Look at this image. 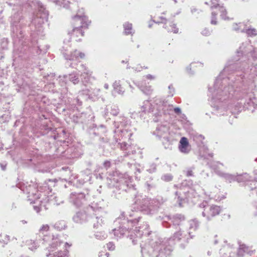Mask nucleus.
Here are the masks:
<instances>
[{
  "mask_svg": "<svg viewBox=\"0 0 257 257\" xmlns=\"http://www.w3.org/2000/svg\"><path fill=\"white\" fill-rule=\"evenodd\" d=\"M239 74L237 72L236 75L228 78H223L219 75L216 79L213 87L208 88V95L211 98V105L213 108L212 113L218 116L227 114L228 110L225 106L224 101L232 97L238 100H240L236 97V93L240 94V90L235 89V87L232 86L233 85L228 81V80L232 81L234 79L236 80L235 76H238V79H241Z\"/></svg>",
  "mask_w": 257,
  "mask_h": 257,
  "instance_id": "f257e3e1",
  "label": "nucleus"
},
{
  "mask_svg": "<svg viewBox=\"0 0 257 257\" xmlns=\"http://www.w3.org/2000/svg\"><path fill=\"white\" fill-rule=\"evenodd\" d=\"M246 63L244 62L242 64L243 65L242 68L239 70V63H231L229 62L228 66H225L223 71L219 74L223 78H228L232 75H236L237 72L239 73V77L238 76H235L236 78V80L234 79L233 81L228 80V81L231 83L233 87L241 91L249 90V86L253 85V78L255 76H257V64L251 66V68L247 69L245 71L244 66Z\"/></svg>",
  "mask_w": 257,
  "mask_h": 257,
  "instance_id": "f03ea898",
  "label": "nucleus"
},
{
  "mask_svg": "<svg viewBox=\"0 0 257 257\" xmlns=\"http://www.w3.org/2000/svg\"><path fill=\"white\" fill-rule=\"evenodd\" d=\"M12 31L13 37L18 40H14V49L13 57L16 60L26 59V42L21 40L23 37L22 28L26 25L23 16L21 6H15L13 9V14L10 18Z\"/></svg>",
  "mask_w": 257,
  "mask_h": 257,
  "instance_id": "7ed1b4c3",
  "label": "nucleus"
},
{
  "mask_svg": "<svg viewBox=\"0 0 257 257\" xmlns=\"http://www.w3.org/2000/svg\"><path fill=\"white\" fill-rule=\"evenodd\" d=\"M237 98L240 99V102H236L233 105L229 106L230 112L231 113H236L240 112L242 109H250L251 107L253 109L251 110L253 112L257 110V104H255L252 99L255 98L254 92L250 90L241 91L240 94L236 93Z\"/></svg>",
  "mask_w": 257,
  "mask_h": 257,
  "instance_id": "20e7f679",
  "label": "nucleus"
},
{
  "mask_svg": "<svg viewBox=\"0 0 257 257\" xmlns=\"http://www.w3.org/2000/svg\"><path fill=\"white\" fill-rule=\"evenodd\" d=\"M165 201L166 199L161 196L153 199L138 197L135 201V206L134 208L147 214H154Z\"/></svg>",
  "mask_w": 257,
  "mask_h": 257,
  "instance_id": "39448f33",
  "label": "nucleus"
},
{
  "mask_svg": "<svg viewBox=\"0 0 257 257\" xmlns=\"http://www.w3.org/2000/svg\"><path fill=\"white\" fill-rule=\"evenodd\" d=\"M72 25L73 29L71 33L72 38L75 41H78L80 39H76L79 36L82 37L84 35L83 28H87L90 22L87 20V18L84 15V10L82 9L79 10L77 14L72 17ZM70 34V33H69Z\"/></svg>",
  "mask_w": 257,
  "mask_h": 257,
  "instance_id": "423d86ee",
  "label": "nucleus"
},
{
  "mask_svg": "<svg viewBox=\"0 0 257 257\" xmlns=\"http://www.w3.org/2000/svg\"><path fill=\"white\" fill-rule=\"evenodd\" d=\"M48 12L43 6H40L38 12L34 15L30 25L32 32L37 35H42L43 33V24L47 21Z\"/></svg>",
  "mask_w": 257,
  "mask_h": 257,
  "instance_id": "0eeeda50",
  "label": "nucleus"
},
{
  "mask_svg": "<svg viewBox=\"0 0 257 257\" xmlns=\"http://www.w3.org/2000/svg\"><path fill=\"white\" fill-rule=\"evenodd\" d=\"M254 51L252 46L250 44L249 42H243L241 44V45L236 51V54L233 58V59L231 61H229L226 66H228L229 62L231 63H238L239 65H240V63H243L249 56H253V53Z\"/></svg>",
  "mask_w": 257,
  "mask_h": 257,
  "instance_id": "6e6552de",
  "label": "nucleus"
},
{
  "mask_svg": "<svg viewBox=\"0 0 257 257\" xmlns=\"http://www.w3.org/2000/svg\"><path fill=\"white\" fill-rule=\"evenodd\" d=\"M141 246V252L144 257L145 254H148L149 256H155L158 254L159 250L162 249L164 251V247H168L166 242L162 238H157L155 240H152L148 244L142 245Z\"/></svg>",
  "mask_w": 257,
  "mask_h": 257,
  "instance_id": "1a4fd4ad",
  "label": "nucleus"
},
{
  "mask_svg": "<svg viewBox=\"0 0 257 257\" xmlns=\"http://www.w3.org/2000/svg\"><path fill=\"white\" fill-rule=\"evenodd\" d=\"M102 206H99L97 203L92 204V205H89L86 207V210L83 211H78L75 213L73 217V220L77 223L82 224L89 222L91 219L92 214H94V212H99V209L101 210Z\"/></svg>",
  "mask_w": 257,
  "mask_h": 257,
  "instance_id": "9d476101",
  "label": "nucleus"
},
{
  "mask_svg": "<svg viewBox=\"0 0 257 257\" xmlns=\"http://www.w3.org/2000/svg\"><path fill=\"white\" fill-rule=\"evenodd\" d=\"M141 218V217L138 216L133 219H126L124 218V213H122L121 216L118 217L114 222L115 225H119L118 227H116L112 230L114 235L117 238L121 237L127 230V228H128V227L126 225V224L129 223L130 222L132 223H137Z\"/></svg>",
  "mask_w": 257,
  "mask_h": 257,
  "instance_id": "9b49d317",
  "label": "nucleus"
},
{
  "mask_svg": "<svg viewBox=\"0 0 257 257\" xmlns=\"http://www.w3.org/2000/svg\"><path fill=\"white\" fill-rule=\"evenodd\" d=\"M117 173L113 172L112 174H109V176L106 178V182L109 187H115L113 190V196L116 198L119 199L121 193H125L126 191V186L123 182H119L117 178L115 177Z\"/></svg>",
  "mask_w": 257,
  "mask_h": 257,
  "instance_id": "f8f14e48",
  "label": "nucleus"
},
{
  "mask_svg": "<svg viewBox=\"0 0 257 257\" xmlns=\"http://www.w3.org/2000/svg\"><path fill=\"white\" fill-rule=\"evenodd\" d=\"M199 207L203 208L202 215L205 217L208 221H210L212 217L218 215L221 211L219 206L217 205H209L207 202H203L199 205Z\"/></svg>",
  "mask_w": 257,
  "mask_h": 257,
  "instance_id": "ddd939ff",
  "label": "nucleus"
},
{
  "mask_svg": "<svg viewBox=\"0 0 257 257\" xmlns=\"http://www.w3.org/2000/svg\"><path fill=\"white\" fill-rule=\"evenodd\" d=\"M185 220V217L181 214H177L171 216H165L163 218L162 225L164 227L168 228L172 223L173 227L180 226L182 227L183 222Z\"/></svg>",
  "mask_w": 257,
  "mask_h": 257,
  "instance_id": "4468645a",
  "label": "nucleus"
},
{
  "mask_svg": "<svg viewBox=\"0 0 257 257\" xmlns=\"http://www.w3.org/2000/svg\"><path fill=\"white\" fill-rule=\"evenodd\" d=\"M169 128L166 125H163L158 126L153 135L156 136L159 139H162V143L165 149L170 148L171 145L169 138Z\"/></svg>",
  "mask_w": 257,
  "mask_h": 257,
  "instance_id": "2eb2a0df",
  "label": "nucleus"
},
{
  "mask_svg": "<svg viewBox=\"0 0 257 257\" xmlns=\"http://www.w3.org/2000/svg\"><path fill=\"white\" fill-rule=\"evenodd\" d=\"M149 225L147 222H144L143 224L138 227V229L135 230V232L129 235L130 239L132 240L134 244L137 243L138 239H140L143 236H148L150 234Z\"/></svg>",
  "mask_w": 257,
  "mask_h": 257,
  "instance_id": "dca6fc26",
  "label": "nucleus"
},
{
  "mask_svg": "<svg viewBox=\"0 0 257 257\" xmlns=\"http://www.w3.org/2000/svg\"><path fill=\"white\" fill-rule=\"evenodd\" d=\"M99 89H83L79 92V95L78 97L74 99L73 100L74 104H77L78 105H81L82 104L81 99H87V98H92L93 97V94L94 95H98L99 94Z\"/></svg>",
  "mask_w": 257,
  "mask_h": 257,
  "instance_id": "f3484780",
  "label": "nucleus"
},
{
  "mask_svg": "<svg viewBox=\"0 0 257 257\" xmlns=\"http://www.w3.org/2000/svg\"><path fill=\"white\" fill-rule=\"evenodd\" d=\"M156 104L157 105V110L158 112L155 113V114H157L158 116H161L162 114H169L173 109V105L170 104L165 100L156 99Z\"/></svg>",
  "mask_w": 257,
  "mask_h": 257,
  "instance_id": "a211bd4d",
  "label": "nucleus"
},
{
  "mask_svg": "<svg viewBox=\"0 0 257 257\" xmlns=\"http://www.w3.org/2000/svg\"><path fill=\"white\" fill-rule=\"evenodd\" d=\"M188 234L187 231H185L183 227H180L179 230L174 232L173 236L170 238L165 240L166 244L168 246H171L172 247V245L174 244L175 241H180L181 240L184 239L186 240L187 242H188L189 237H187Z\"/></svg>",
  "mask_w": 257,
  "mask_h": 257,
  "instance_id": "6ab92c4d",
  "label": "nucleus"
},
{
  "mask_svg": "<svg viewBox=\"0 0 257 257\" xmlns=\"http://www.w3.org/2000/svg\"><path fill=\"white\" fill-rule=\"evenodd\" d=\"M102 208L101 210L99 209V212L98 211L97 212H94V214L91 215L90 223L93 224L94 228H97L104 224L105 220L103 216V214H104V206H102Z\"/></svg>",
  "mask_w": 257,
  "mask_h": 257,
  "instance_id": "aec40b11",
  "label": "nucleus"
},
{
  "mask_svg": "<svg viewBox=\"0 0 257 257\" xmlns=\"http://www.w3.org/2000/svg\"><path fill=\"white\" fill-rule=\"evenodd\" d=\"M69 201L76 207H80L85 201V195L81 192H72L69 196Z\"/></svg>",
  "mask_w": 257,
  "mask_h": 257,
  "instance_id": "412c9836",
  "label": "nucleus"
},
{
  "mask_svg": "<svg viewBox=\"0 0 257 257\" xmlns=\"http://www.w3.org/2000/svg\"><path fill=\"white\" fill-rule=\"evenodd\" d=\"M63 55L66 60L72 61L69 66L73 68L75 67V65L76 64L75 62L79 61L80 59H82L85 56V54L83 53L80 52L77 50L74 51L70 54L63 53Z\"/></svg>",
  "mask_w": 257,
  "mask_h": 257,
  "instance_id": "4be33fe9",
  "label": "nucleus"
},
{
  "mask_svg": "<svg viewBox=\"0 0 257 257\" xmlns=\"http://www.w3.org/2000/svg\"><path fill=\"white\" fill-rule=\"evenodd\" d=\"M236 181L240 183H245L246 187L250 190H253V188L254 189H256L255 185V182L251 179V177L246 173L237 175L236 176Z\"/></svg>",
  "mask_w": 257,
  "mask_h": 257,
  "instance_id": "5701e85b",
  "label": "nucleus"
},
{
  "mask_svg": "<svg viewBox=\"0 0 257 257\" xmlns=\"http://www.w3.org/2000/svg\"><path fill=\"white\" fill-rule=\"evenodd\" d=\"M130 124V120L124 115H120L116 117L113 121V124L115 130L128 127Z\"/></svg>",
  "mask_w": 257,
  "mask_h": 257,
  "instance_id": "b1692460",
  "label": "nucleus"
},
{
  "mask_svg": "<svg viewBox=\"0 0 257 257\" xmlns=\"http://www.w3.org/2000/svg\"><path fill=\"white\" fill-rule=\"evenodd\" d=\"M115 135L114 136V139L115 142H118V140L120 141L121 139H130L132 133L128 131V127L122 128L119 130H115L114 131Z\"/></svg>",
  "mask_w": 257,
  "mask_h": 257,
  "instance_id": "393cba45",
  "label": "nucleus"
},
{
  "mask_svg": "<svg viewBox=\"0 0 257 257\" xmlns=\"http://www.w3.org/2000/svg\"><path fill=\"white\" fill-rule=\"evenodd\" d=\"M106 129L103 125L97 126L96 125L94 124L90 126L88 130V132L90 136L95 137L103 136L106 134Z\"/></svg>",
  "mask_w": 257,
  "mask_h": 257,
  "instance_id": "a878e982",
  "label": "nucleus"
},
{
  "mask_svg": "<svg viewBox=\"0 0 257 257\" xmlns=\"http://www.w3.org/2000/svg\"><path fill=\"white\" fill-rule=\"evenodd\" d=\"M188 224L189 227L187 230V233L189 236V238L191 239L195 236V232L199 228L200 222L196 219H194L189 221Z\"/></svg>",
  "mask_w": 257,
  "mask_h": 257,
  "instance_id": "bb28decb",
  "label": "nucleus"
},
{
  "mask_svg": "<svg viewBox=\"0 0 257 257\" xmlns=\"http://www.w3.org/2000/svg\"><path fill=\"white\" fill-rule=\"evenodd\" d=\"M130 155L128 153H125L122 156H120L114 161L115 164H118L121 162L126 164L128 167L131 168L133 165H135V160L130 157Z\"/></svg>",
  "mask_w": 257,
  "mask_h": 257,
  "instance_id": "cd10ccee",
  "label": "nucleus"
},
{
  "mask_svg": "<svg viewBox=\"0 0 257 257\" xmlns=\"http://www.w3.org/2000/svg\"><path fill=\"white\" fill-rule=\"evenodd\" d=\"M160 19L162 20V21L155 22V21H153V22L156 23L157 24L163 23L164 24V25L163 26V28L166 29L168 32H172L176 34L178 33L179 29L178 28H177L176 24L172 23H170L169 26H168V20L166 18L163 17H160Z\"/></svg>",
  "mask_w": 257,
  "mask_h": 257,
  "instance_id": "c85d7f7f",
  "label": "nucleus"
},
{
  "mask_svg": "<svg viewBox=\"0 0 257 257\" xmlns=\"http://www.w3.org/2000/svg\"><path fill=\"white\" fill-rule=\"evenodd\" d=\"M119 112V109L116 105L110 104L106 106L104 111V116L106 118L109 116V113L116 116Z\"/></svg>",
  "mask_w": 257,
  "mask_h": 257,
  "instance_id": "c756f323",
  "label": "nucleus"
},
{
  "mask_svg": "<svg viewBox=\"0 0 257 257\" xmlns=\"http://www.w3.org/2000/svg\"><path fill=\"white\" fill-rule=\"evenodd\" d=\"M186 195L181 189H179L175 192L174 199L179 206H182V204L186 202Z\"/></svg>",
  "mask_w": 257,
  "mask_h": 257,
  "instance_id": "7c9ffc66",
  "label": "nucleus"
},
{
  "mask_svg": "<svg viewBox=\"0 0 257 257\" xmlns=\"http://www.w3.org/2000/svg\"><path fill=\"white\" fill-rule=\"evenodd\" d=\"M179 149L181 152L184 154H188L190 151L188 140L185 137L181 139Z\"/></svg>",
  "mask_w": 257,
  "mask_h": 257,
  "instance_id": "2f4dec72",
  "label": "nucleus"
},
{
  "mask_svg": "<svg viewBox=\"0 0 257 257\" xmlns=\"http://www.w3.org/2000/svg\"><path fill=\"white\" fill-rule=\"evenodd\" d=\"M80 66L84 68L83 70V72L81 74L82 82L86 86V83H88L89 81L91 72L83 65H81Z\"/></svg>",
  "mask_w": 257,
  "mask_h": 257,
  "instance_id": "473e14b6",
  "label": "nucleus"
},
{
  "mask_svg": "<svg viewBox=\"0 0 257 257\" xmlns=\"http://www.w3.org/2000/svg\"><path fill=\"white\" fill-rule=\"evenodd\" d=\"M210 167H212L215 170L216 173L218 175L224 178L226 180H228L229 182H231L232 181L236 180V176H235L231 174L224 173L220 171L216 170V168L213 166H211Z\"/></svg>",
  "mask_w": 257,
  "mask_h": 257,
  "instance_id": "72a5a7b5",
  "label": "nucleus"
},
{
  "mask_svg": "<svg viewBox=\"0 0 257 257\" xmlns=\"http://www.w3.org/2000/svg\"><path fill=\"white\" fill-rule=\"evenodd\" d=\"M57 181L56 182L55 180L52 179H48L45 181L43 184V186L41 190L44 191H51L52 190V187L55 186V183H56Z\"/></svg>",
  "mask_w": 257,
  "mask_h": 257,
  "instance_id": "f704fd0d",
  "label": "nucleus"
},
{
  "mask_svg": "<svg viewBox=\"0 0 257 257\" xmlns=\"http://www.w3.org/2000/svg\"><path fill=\"white\" fill-rule=\"evenodd\" d=\"M232 29L238 33H244L245 24L243 23H233L232 26Z\"/></svg>",
  "mask_w": 257,
  "mask_h": 257,
  "instance_id": "c9c22d12",
  "label": "nucleus"
},
{
  "mask_svg": "<svg viewBox=\"0 0 257 257\" xmlns=\"http://www.w3.org/2000/svg\"><path fill=\"white\" fill-rule=\"evenodd\" d=\"M172 251V247L169 246L168 247H164V251L162 249L159 250L158 254L156 255V257H167L169 256Z\"/></svg>",
  "mask_w": 257,
  "mask_h": 257,
  "instance_id": "e433bc0d",
  "label": "nucleus"
},
{
  "mask_svg": "<svg viewBox=\"0 0 257 257\" xmlns=\"http://www.w3.org/2000/svg\"><path fill=\"white\" fill-rule=\"evenodd\" d=\"M48 201L52 204L59 205L64 202V200L62 199H59L58 197L54 195L48 196Z\"/></svg>",
  "mask_w": 257,
  "mask_h": 257,
  "instance_id": "4c0bfd02",
  "label": "nucleus"
},
{
  "mask_svg": "<svg viewBox=\"0 0 257 257\" xmlns=\"http://www.w3.org/2000/svg\"><path fill=\"white\" fill-rule=\"evenodd\" d=\"M68 251L67 249H65L63 251H58L55 252L53 254H51L50 252L47 254V257H68Z\"/></svg>",
  "mask_w": 257,
  "mask_h": 257,
  "instance_id": "58836bf2",
  "label": "nucleus"
},
{
  "mask_svg": "<svg viewBox=\"0 0 257 257\" xmlns=\"http://www.w3.org/2000/svg\"><path fill=\"white\" fill-rule=\"evenodd\" d=\"M152 105L148 100H145L143 102V105L141 106V111L142 112H153L154 110L152 108Z\"/></svg>",
  "mask_w": 257,
  "mask_h": 257,
  "instance_id": "ea45409f",
  "label": "nucleus"
},
{
  "mask_svg": "<svg viewBox=\"0 0 257 257\" xmlns=\"http://www.w3.org/2000/svg\"><path fill=\"white\" fill-rule=\"evenodd\" d=\"M34 189L35 190H34L35 192H31L30 190L27 192L28 194L29 195V197L31 196V195H32L33 196V197L35 199L34 201V203H36V201H37L39 203L41 202L42 203V201L41 200H40V201L39 200V199L40 198V197L41 196V193L39 192V191L35 190V187H34Z\"/></svg>",
  "mask_w": 257,
  "mask_h": 257,
  "instance_id": "a19ab883",
  "label": "nucleus"
},
{
  "mask_svg": "<svg viewBox=\"0 0 257 257\" xmlns=\"http://www.w3.org/2000/svg\"><path fill=\"white\" fill-rule=\"evenodd\" d=\"M118 145L120 146V148L122 150H126L127 151L126 153H128L129 155H131V152H132V154H134L136 153L135 151H131L130 150L131 149V146L128 145L125 142H118Z\"/></svg>",
  "mask_w": 257,
  "mask_h": 257,
  "instance_id": "79ce46f5",
  "label": "nucleus"
},
{
  "mask_svg": "<svg viewBox=\"0 0 257 257\" xmlns=\"http://www.w3.org/2000/svg\"><path fill=\"white\" fill-rule=\"evenodd\" d=\"M114 90L119 94H123L124 89L121 86L120 81H115L113 84Z\"/></svg>",
  "mask_w": 257,
  "mask_h": 257,
  "instance_id": "37998d69",
  "label": "nucleus"
},
{
  "mask_svg": "<svg viewBox=\"0 0 257 257\" xmlns=\"http://www.w3.org/2000/svg\"><path fill=\"white\" fill-rule=\"evenodd\" d=\"M220 257H230L231 248L229 247H223L220 250Z\"/></svg>",
  "mask_w": 257,
  "mask_h": 257,
  "instance_id": "c03bdc74",
  "label": "nucleus"
},
{
  "mask_svg": "<svg viewBox=\"0 0 257 257\" xmlns=\"http://www.w3.org/2000/svg\"><path fill=\"white\" fill-rule=\"evenodd\" d=\"M124 32L125 35H132L134 32L132 29V24L128 22H125L123 25Z\"/></svg>",
  "mask_w": 257,
  "mask_h": 257,
  "instance_id": "a18cd8bd",
  "label": "nucleus"
},
{
  "mask_svg": "<svg viewBox=\"0 0 257 257\" xmlns=\"http://www.w3.org/2000/svg\"><path fill=\"white\" fill-rule=\"evenodd\" d=\"M245 253L250 254V251L249 250L248 247L244 244L240 245L238 255L243 256Z\"/></svg>",
  "mask_w": 257,
  "mask_h": 257,
  "instance_id": "49530a36",
  "label": "nucleus"
},
{
  "mask_svg": "<svg viewBox=\"0 0 257 257\" xmlns=\"http://www.w3.org/2000/svg\"><path fill=\"white\" fill-rule=\"evenodd\" d=\"M53 227L55 229L60 231L62 229H65L66 227V225L64 221L61 220L56 222L54 224Z\"/></svg>",
  "mask_w": 257,
  "mask_h": 257,
  "instance_id": "de8ad7c7",
  "label": "nucleus"
},
{
  "mask_svg": "<svg viewBox=\"0 0 257 257\" xmlns=\"http://www.w3.org/2000/svg\"><path fill=\"white\" fill-rule=\"evenodd\" d=\"M244 33H245L248 37H253L257 35V31L255 29L247 27L246 25Z\"/></svg>",
  "mask_w": 257,
  "mask_h": 257,
  "instance_id": "09e8293b",
  "label": "nucleus"
},
{
  "mask_svg": "<svg viewBox=\"0 0 257 257\" xmlns=\"http://www.w3.org/2000/svg\"><path fill=\"white\" fill-rule=\"evenodd\" d=\"M139 87L141 91L147 95H149L152 93V89L150 86H144L143 84L139 85Z\"/></svg>",
  "mask_w": 257,
  "mask_h": 257,
  "instance_id": "8fccbe9b",
  "label": "nucleus"
},
{
  "mask_svg": "<svg viewBox=\"0 0 257 257\" xmlns=\"http://www.w3.org/2000/svg\"><path fill=\"white\" fill-rule=\"evenodd\" d=\"M95 238L98 240H103L107 238V234L104 231H97L94 234Z\"/></svg>",
  "mask_w": 257,
  "mask_h": 257,
  "instance_id": "3c124183",
  "label": "nucleus"
},
{
  "mask_svg": "<svg viewBox=\"0 0 257 257\" xmlns=\"http://www.w3.org/2000/svg\"><path fill=\"white\" fill-rule=\"evenodd\" d=\"M18 89L17 88L18 92H22L26 94V90L29 88V86L25 82H23L22 84L18 83Z\"/></svg>",
  "mask_w": 257,
  "mask_h": 257,
  "instance_id": "603ef678",
  "label": "nucleus"
},
{
  "mask_svg": "<svg viewBox=\"0 0 257 257\" xmlns=\"http://www.w3.org/2000/svg\"><path fill=\"white\" fill-rule=\"evenodd\" d=\"M69 79L70 81L73 83L74 84H78L79 82L78 75L74 73L70 74L69 76Z\"/></svg>",
  "mask_w": 257,
  "mask_h": 257,
  "instance_id": "864d4df0",
  "label": "nucleus"
},
{
  "mask_svg": "<svg viewBox=\"0 0 257 257\" xmlns=\"http://www.w3.org/2000/svg\"><path fill=\"white\" fill-rule=\"evenodd\" d=\"M219 11L220 12V17L222 19L224 20H227L228 19V18L226 16L227 14V11L226 9L224 8L223 6L220 7V8L219 9Z\"/></svg>",
  "mask_w": 257,
  "mask_h": 257,
  "instance_id": "5fc2aeb1",
  "label": "nucleus"
},
{
  "mask_svg": "<svg viewBox=\"0 0 257 257\" xmlns=\"http://www.w3.org/2000/svg\"><path fill=\"white\" fill-rule=\"evenodd\" d=\"M79 115H76V119L74 118V121L76 122H81L83 123L85 121L84 117H85L86 114L85 113H82L81 114H79Z\"/></svg>",
  "mask_w": 257,
  "mask_h": 257,
  "instance_id": "6e6d98bb",
  "label": "nucleus"
},
{
  "mask_svg": "<svg viewBox=\"0 0 257 257\" xmlns=\"http://www.w3.org/2000/svg\"><path fill=\"white\" fill-rule=\"evenodd\" d=\"M161 179L165 182H170L173 179V176L171 174H165L162 176Z\"/></svg>",
  "mask_w": 257,
  "mask_h": 257,
  "instance_id": "4d7b16f0",
  "label": "nucleus"
},
{
  "mask_svg": "<svg viewBox=\"0 0 257 257\" xmlns=\"http://www.w3.org/2000/svg\"><path fill=\"white\" fill-rule=\"evenodd\" d=\"M217 15V12L213 11L211 14V24L212 25H216L217 22L216 21V16Z\"/></svg>",
  "mask_w": 257,
  "mask_h": 257,
  "instance_id": "13d9d810",
  "label": "nucleus"
},
{
  "mask_svg": "<svg viewBox=\"0 0 257 257\" xmlns=\"http://www.w3.org/2000/svg\"><path fill=\"white\" fill-rule=\"evenodd\" d=\"M194 169H195V167L194 166L187 168L186 170L184 171V172L185 173V175L187 177L193 176V171Z\"/></svg>",
  "mask_w": 257,
  "mask_h": 257,
  "instance_id": "bf43d9fd",
  "label": "nucleus"
},
{
  "mask_svg": "<svg viewBox=\"0 0 257 257\" xmlns=\"http://www.w3.org/2000/svg\"><path fill=\"white\" fill-rule=\"evenodd\" d=\"M211 9L212 10H213V9H216L217 8H218V9H219L220 8V7L222 6H220L218 4L217 0H211Z\"/></svg>",
  "mask_w": 257,
  "mask_h": 257,
  "instance_id": "052dcab7",
  "label": "nucleus"
},
{
  "mask_svg": "<svg viewBox=\"0 0 257 257\" xmlns=\"http://www.w3.org/2000/svg\"><path fill=\"white\" fill-rule=\"evenodd\" d=\"M8 45V40L7 39L3 38L1 40V45L3 49H7Z\"/></svg>",
  "mask_w": 257,
  "mask_h": 257,
  "instance_id": "680f3d73",
  "label": "nucleus"
},
{
  "mask_svg": "<svg viewBox=\"0 0 257 257\" xmlns=\"http://www.w3.org/2000/svg\"><path fill=\"white\" fill-rule=\"evenodd\" d=\"M99 140L101 144H105L108 143L109 141V139L105 134L103 136H100Z\"/></svg>",
  "mask_w": 257,
  "mask_h": 257,
  "instance_id": "e2e57ef3",
  "label": "nucleus"
},
{
  "mask_svg": "<svg viewBox=\"0 0 257 257\" xmlns=\"http://www.w3.org/2000/svg\"><path fill=\"white\" fill-rule=\"evenodd\" d=\"M157 170V165L156 164L153 163L150 165V168L147 169V171L150 173L156 172Z\"/></svg>",
  "mask_w": 257,
  "mask_h": 257,
  "instance_id": "0e129e2a",
  "label": "nucleus"
},
{
  "mask_svg": "<svg viewBox=\"0 0 257 257\" xmlns=\"http://www.w3.org/2000/svg\"><path fill=\"white\" fill-rule=\"evenodd\" d=\"M62 243V241H60L58 238L53 239V241L51 244L52 247H56L58 245H60V244Z\"/></svg>",
  "mask_w": 257,
  "mask_h": 257,
  "instance_id": "69168bd1",
  "label": "nucleus"
},
{
  "mask_svg": "<svg viewBox=\"0 0 257 257\" xmlns=\"http://www.w3.org/2000/svg\"><path fill=\"white\" fill-rule=\"evenodd\" d=\"M103 166L106 170H107L111 167V163L109 161L106 160L103 162Z\"/></svg>",
  "mask_w": 257,
  "mask_h": 257,
  "instance_id": "338daca9",
  "label": "nucleus"
},
{
  "mask_svg": "<svg viewBox=\"0 0 257 257\" xmlns=\"http://www.w3.org/2000/svg\"><path fill=\"white\" fill-rule=\"evenodd\" d=\"M168 88L169 89V95L170 96H171V97H172L174 95V94L175 93V89L173 87V85L172 84H170Z\"/></svg>",
  "mask_w": 257,
  "mask_h": 257,
  "instance_id": "774afa93",
  "label": "nucleus"
}]
</instances>
